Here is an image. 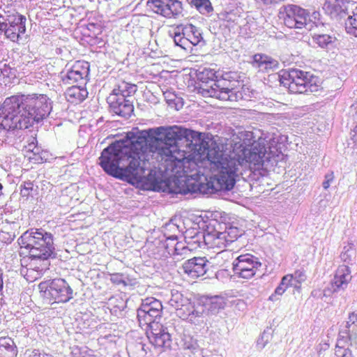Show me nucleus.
Here are the masks:
<instances>
[{"mask_svg":"<svg viewBox=\"0 0 357 357\" xmlns=\"http://www.w3.org/2000/svg\"><path fill=\"white\" fill-rule=\"evenodd\" d=\"M15 237V232L11 229L10 225H3L0 227V243L8 244L11 243Z\"/></svg>","mask_w":357,"mask_h":357,"instance_id":"obj_31","label":"nucleus"},{"mask_svg":"<svg viewBox=\"0 0 357 357\" xmlns=\"http://www.w3.org/2000/svg\"><path fill=\"white\" fill-rule=\"evenodd\" d=\"M334 178V175H333V172H331L330 174H328L325 176V179L326 181H328L330 182H331Z\"/></svg>","mask_w":357,"mask_h":357,"instance_id":"obj_44","label":"nucleus"},{"mask_svg":"<svg viewBox=\"0 0 357 357\" xmlns=\"http://www.w3.org/2000/svg\"><path fill=\"white\" fill-rule=\"evenodd\" d=\"M86 27L87 29L89 30V31H92L93 32H95L96 31H98L99 30V26L98 24H96V23H89L87 25H86Z\"/></svg>","mask_w":357,"mask_h":357,"instance_id":"obj_40","label":"nucleus"},{"mask_svg":"<svg viewBox=\"0 0 357 357\" xmlns=\"http://www.w3.org/2000/svg\"><path fill=\"white\" fill-rule=\"evenodd\" d=\"M22 248L29 250L31 261L27 272L35 271L36 275L31 279L26 274L27 280H35L45 270L48 269V259L53 253V237L52 234L43 229H31L24 232L19 238Z\"/></svg>","mask_w":357,"mask_h":357,"instance_id":"obj_4","label":"nucleus"},{"mask_svg":"<svg viewBox=\"0 0 357 357\" xmlns=\"http://www.w3.org/2000/svg\"><path fill=\"white\" fill-rule=\"evenodd\" d=\"M330 181H324V183H323V187L324 189H328L330 186Z\"/></svg>","mask_w":357,"mask_h":357,"instance_id":"obj_46","label":"nucleus"},{"mask_svg":"<svg viewBox=\"0 0 357 357\" xmlns=\"http://www.w3.org/2000/svg\"><path fill=\"white\" fill-rule=\"evenodd\" d=\"M39 289L44 291V296L52 303H66L73 297V290L61 278L43 282L40 283Z\"/></svg>","mask_w":357,"mask_h":357,"instance_id":"obj_8","label":"nucleus"},{"mask_svg":"<svg viewBox=\"0 0 357 357\" xmlns=\"http://www.w3.org/2000/svg\"><path fill=\"white\" fill-rule=\"evenodd\" d=\"M192 3L197 8H204L209 12L212 10L209 0H191Z\"/></svg>","mask_w":357,"mask_h":357,"instance_id":"obj_35","label":"nucleus"},{"mask_svg":"<svg viewBox=\"0 0 357 357\" xmlns=\"http://www.w3.org/2000/svg\"><path fill=\"white\" fill-rule=\"evenodd\" d=\"M206 261L204 257H194L185 261L182 268L190 278H197L206 273Z\"/></svg>","mask_w":357,"mask_h":357,"instance_id":"obj_20","label":"nucleus"},{"mask_svg":"<svg viewBox=\"0 0 357 357\" xmlns=\"http://www.w3.org/2000/svg\"><path fill=\"white\" fill-rule=\"evenodd\" d=\"M173 38L175 44L184 49L188 43L197 45L202 40V34L192 24L176 26L174 29Z\"/></svg>","mask_w":357,"mask_h":357,"instance_id":"obj_12","label":"nucleus"},{"mask_svg":"<svg viewBox=\"0 0 357 357\" xmlns=\"http://www.w3.org/2000/svg\"><path fill=\"white\" fill-rule=\"evenodd\" d=\"M197 93L205 98L222 101L236 102L250 98V89L240 80L238 73H225L218 79V71L211 68H199L196 70Z\"/></svg>","mask_w":357,"mask_h":357,"instance_id":"obj_3","label":"nucleus"},{"mask_svg":"<svg viewBox=\"0 0 357 357\" xmlns=\"http://www.w3.org/2000/svg\"><path fill=\"white\" fill-rule=\"evenodd\" d=\"M287 282L282 284V280L280 285L275 289V294H272L270 296V299L273 301L274 298L276 295H280V296L282 295L285 292L286 289L289 287H291V285H287Z\"/></svg>","mask_w":357,"mask_h":357,"instance_id":"obj_36","label":"nucleus"},{"mask_svg":"<svg viewBox=\"0 0 357 357\" xmlns=\"http://www.w3.org/2000/svg\"><path fill=\"white\" fill-rule=\"evenodd\" d=\"M32 126L30 117L22 111L16 96L6 98L0 112V128L13 131L28 129Z\"/></svg>","mask_w":357,"mask_h":357,"instance_id":"obj_6","label":"nucleus"},{"mask_svg":"<svg viewBox=\"0 0 357 357\" xmlns=\"http://www.w3.org/2000/svg\"><path fill=\"white\" fill-rule=\"evenodd\" d=\"M348 340L351 342V337L350 336L349 337H347L340 335V337H339V338L337 340L336 347L337 348H340V349L344 348L346 346L345 343ZM348 346H352V343L350 342V344H348Z\"/></svg>","mask_w":357,"mask_h":357,"instance_id":"obj_37","label":"nucleus"},{"mask_svg":"<svg viewBox=\"0 0 357 357\" xmlns=\"http://www.w3.org/2000/svg\"><path fill=\"white\" fill-rule=\"evenodd\" d=\"M234 139L218 142L213 139H201L202 133L178 126L165 129L164 139L157 150L166 173L176 178L188 177L197 169L199 163L207 159L213 175L199 190L214 193L231 190L235 185L240 166L248 165L252 171L263 169L266 161L277 162L283 155L275 142L259 139L254 141L252 132L239 133Z\"/></svg>","mask_w":357,"mask_h":357,"instance_id":"obj_1","label":"nucleus"},{"mask_svg":"<svg viewBox=\"0 0 357 357\" xmlns=\"http://www.w3.org/2000/svg\"><path fill=\"white\" fill-rule=\"evenodd\" d=\"M342 357H353L351 351L349 349H346Z\"/></svg>","mask_w":357,"mask_h":357,"instance_id":"obj_43","label":"nucleus"},{"mask_svg":"<svg viewBox=\"0 0 357 357\" xmlns=\"http://www.w3.org/2000/svg\"><path fill=\"white\" fill-rule=\"evenodd\" d=\"M353 132L354 134L352 135L351 139L354 143H357V125L355 126Z\"/></svg>","mask_w":357,"mask_h":357,"instance_id":"obj_42","label":"nucleus"},{"mask_svg":"<svg viewBox=\"0 0 357 357\" xmlns=\"http://www.w3.org/2000/svg\"><path fill=\"white\" fill-rule=\"evenodd\" d=\"M352 15H349L345 22V29L347 33L357 37V4L351 10Z\"/></svg>","mask_w":357,"mask_h":357,"instance_id":"obj_29","label":"nucleus"},{"mask_svg":"<svg viewBox=\"0 0 357 357\" xmlns=\"http://www.w3.org/2000/svg\"><path fill=\"white\" fill-rule=\"evenodd\" d=\"M252 65L263 72H269L279 67V62L271 56L261 53L255 54L252 57Z\"/></svg>","mask_w":357,"mask_h":357,"instance_id":"obj_23","label":"nucleus"},{"mask_svg":"<svg viewBox=\"0 0 357 357\" xmlns=\"http://www.w3.org/2000/svg\"><path fill=\"white\" fill-rule=\"evenodd\" d=\"M312 39L316 44L322 48L327 47L336 41V38L334 36L328 34H315Z\"/></svg>","mask_w":357,"mask_h":357,"instance_id":"obj_32","label":"nucleus"},{"mask_svg":"<svg viewBox=\"0 0 357 357\" xmlns=\"http://www.w3.org/2000/svg\"><path fill=\"white\" fill-rule=\"evenodd\" d=\"M87 95L88 92L86 89L77 86L69 87L65 93L67 100L75 104L83 101Z\"/></svg>","mask_w":357,"mask_h":357,"instance_id":"obj_24","label":"nucleus"},{"mask_svg":"<svg viewBox=\"0 0 357 357\" xmlns=\"http://www.w3.org/2000/svg\"><path fill=\"white\" fill-rule=\"evenodd\" d=\"M17 349L10 337L0 338V357H16Z\"/></svg>","mask_w":357,"mask_h":357,"instance_id":"obj_26","label":"nucleus"},{"mask_svg":"<svg viewBox=\"0 0 357 357\" xmlns=\"http://www.w3.org/2000/svg\"><path fill=\"white\" fill-rule=\"evenodd\" d=\"M37 191V187L34 188L33 182L26 181L20 185V199L23 202L28 201L33 198L35 192Z\"/></svg>","mask_w":357,"mask_h":357,"instance_id":"obj_28","label":"nucleus"},{"mask_svg":"<svg viewBox=\"0 0 357 357\" xmlns=\"http://www.w3.org/2000/svg\"><path fill=\"white\" fill-rule=\"evenodd\" d=\"M162 305L160 301L153 298H146L138 312V319L141 324L149 327L155 326V321L162 314Z\"/></svg>","mask_w":357,"mask_h":357,"instance_id":"obj_16","label":"nucleus"},{"mask_svg":"<svg viewBox=\"0 0 357 357\" xmlns=\"http://www.w3.org/2000/svg\"><path fill=\"white\" fill-rule=\"evenodd\" d=\"M222 224L218 221L210 222L204 234V241L208 249L215 250L218 252L224 250L228 243L223 231H221Z\"/></svg>","mask_w":357,"mask_h":357,"instance_id":"obj_13","label":"nucleus"},{"mask_svg":"<svg viewBox=\"0 0 357 357\" xmlns=\"http://www.w3.org/2000/svg\"><path fill=\"white\" fill-rule=\"evenodd\" d=\"M278 17L286 27L302 29L307 24L309 12L298 5L287 4L280 7Z\"/></svg>","mask_w":357,"mask_h":357,"instance_id":"obj_9","label":"nucleus"},{"mask_svg":"<svg viewBox=\"0 0 357 357\" xmlns=\"http://www.w3.org/2000/svg\"><path fill=\"white\" fill-rule=\"evenodd\" d=\"M22 111L30 117L33 126L45 119L50 114L52 106L50 99L46 94L31 93L16 95Z\"/></svg>","mask_w":357,"mask_h":357,"instance_id":"obj_7","label":"nucleus"},{"mask_svg":"<svg viewBox=\"0 0 357 357\" xmlns=\"http://www.w3.org/2000/svg\"><path fill=\"white\" fill-rule=\"evenodd\" d=\"M148 149L146 138L128 132L104 149L99 164L108 174L128 181H140L144 174L141 162L146 160Z\"/></svg>","mask_w":357,"mask_h":357,"instance_id":"obj_2","label":"nucleus"},{"mask_svg":"<svg viewBox=\"0 0 357 357\" xmlns=\"http://www.w3.org/2000/svg\"><path fill=\"white\" fill-rule=\"evenodd\" d=\"M306 276L303 271L297 270L293 274H287L282 278V284L287 282V285H291L299 289L301 284L305 280Z\"/></svg>","mask_w":357,"mask_h":357,"instance_id":"obj_27","label":"nucleus"},{"mask_svg":"<svg viewBox=\"0 0 357 357\" xmlns=\"http://www.w3.org/2000/svg\"><path fill=\"white\" fill-rule=\"evenodd\" d=\"M26 357H50L47 354L41 352L38 349H33L27 354Z\"/></svg>","mask_w":357,"mask_h":357,"instance_id":"obj_38","label":"nucleus"},{"mask_svg":"<svg viewBox=\"0 0 357 357\" xmlns=\"http://www.w3.org/2000/svg\"><path fill=\"white\" fill-rule=\"evenodd\" d=\"M29 150L31 151V154L29 155V160L35 164H41L46 162L47 159L45 158L46 153L41 151L40 149L36 146L34 143L29 145Z\"/></svg>","mask_w":357,"mask_h":357,"instance_id":"obj_30","label":"nucleus"},{"mask_svg":"<svg viewBox=\"0 0 357 357\" xmlns=\"http://www.w3.org/2000/svg\"><path fill=\"white\" fill-rule=\"evenodd\" d=\"M6 27V21L3 18V15L0 14V34L2 33H5V29Z\"/></svg>","mask_w":357,"mask_h":357,"instance_id":"obj_39","label":"nucleus"},{"mask_svg":"<svg viewBox=\"0 0 357 357\" xmlns=\"http://www.w3.org/2000/svg\"><path fill=\"white\" fill-rule=\"evenodd\" d=\"M3 273H2V271H1V268H0V291L2 290L3 289Z\"/></svg>","mask_w":357,"mask_h":357,"instance_id":"obj_45","label":"nucleus"},{"mask_svg":"<svg viewBox=\"0 0 357 357\" xmlns=\"http://www.w3.org/2000/svg\"><path fill=\"white\" fill-rule=\"evenodd\" d=\"M150 343L155 348L167 349L171 346L172 339L169 333L165 331L162 326L155 324L150 327L147 333Z\"/></svg>","mask_w":357,"mask_h":357,"instance_id":"obj_18","label":"nucleus"},{"mask_svg":"<svg viewBox=\"0 0 357 357\" xmlns=\"http://www.w3.org/2000/svg\"><path fill=\"white\" fill-rule=\"evenodd\" d=\"M5 37L14 43H19L26 32V17L18 12H8L6 17Z\"/></svg>","mask_w":357,"mask_h":357,"instance_id":"obj_11","label":"nucleus"},{"mask_svg":"<svg viewBox=\"0 0 357 357\" xmlns=\"http://www.w3.org/2000/svg\"><path fill=\"white\" fill-rule=\"evenodd\" d=\"M75 357H96L94 351L88 347H75L73 351Z\"/></svg>","mask_w":357,"mask_h":357,"instance_id":"obj_34","label":"nucleus"},{"mask_svg":"<svg viewBox=\"0 0 357 357\" xmlns=\"http://www.w3.org/2000/svg\"><path fill=\"white\" fill-rule=\"evenodd\" d=\"M146 5L154 13L169 19L183 11L182 3L178 0H148Z\"/></svg>","mask_w":357,"mask_h":357,"instance_id":"obj_14","label":"nucleus"},{"mask_svg":"<svg viewBox=\"0 0 357 357\" xmlns=\"http://www.w3.org/2000/svg\"><path fill=\"white\" fill-rule=\"evenodd\" d=\"M136 90L135 84H130L125 81H120L115 88L112 90L109 96H115V98H127L130 96Z\"/></svg>","mask_w":357,"mask_h":357,"instance_id":"obj_25","label":"nucleus"},{"mask_svg":"<svg viewBox=\"0 0 357 357\" xmlns=\"http://www.w3.org/2000/svg\"><path fill=\"white\" fill-rule=\"evenodd\" d=\"M90 71V66L88 62L77 61L72 68L61 76L62 83L65 85L74 84L84 79H86Z\"/></svg>","mask_w":357,"mask_h":357,"instance_id":"obj_17","label":"nucleus"},{"mask_svg":"<svg viewBox=\"0 0 357 357\" xmlns=\"http://www.w3.org/2000/svg\"><path fill=\"white\" fill-rule=\"evenodd\" d=\"M356 4V2L353 1L326 0L324 8L331 16L343 17L349 14Z\"/></svg>","mask_w":357,"mask_h":357,"instance_id":"obj_19","label":"nucleus"},{"mask_svg":"<svg viewBox=\"0 0 357 357\" xmlns=\"http://www.w3.org/2000/svg\"><path fill=\"white\" fill-rule=\"evenodd\" d=\"M278 77L280 85L291 94H307L320 89L318 78L310 72L290 68L281 70Z\"/></svg>","mask_w":357,"mask_h":357,"instance_id":"obj_5","label":"nucleus"},{"mask_svg":"<svg viewBox=\"0 0 357 357\" xmlns=\"http://www.w3.org/2000/svg\"><path fill=\"white\" fill-rule=\"evenodd\" d=\"M223 234L229 245L241 236V231L236 227L229 226L225 229Z\"/></svg>","mask_w":357,"mask_h":357,"instance_id":"obj_33","label":"nucleus"},{"mask_svg":"<svg viewBox=\"0 0 357 357\" xmlns=\"http://www.w3.org/2000/svg\"><path fill=\"white\" fill-rule=\"evenodd\" d=\"M352 276L351 270L347 265H340L337 267L332 285L335 291L345 289L348 284L351 282Z\"/></svg>","mask_w":357,"mask_h":357,"instance_id":"obj_22","label":"nucleus"},{"mask_svg":"<svg viewBox=\"0 0 357 357\" xmlns=\"http://www.w3.org/2000/svg\"><path fill=\"white\" fill-rule=\"evenodd\" d=\"M170 304L176 310V315L183 320L192 322L200 316V313L196 310L195 304L184 298L181 294L176 293L170 299Z\"/></svg>","mask_w":357,"mask_h":357,"instance_id":"obj_15","label":"nucleus"},{"mask_svg":"<svg viewBox=\"0 0 357 357\" xmlns=\"http://www.w3.org/2000/svg\"><path fill=\"white\" fill-rule=\"evenodd\" d=\"M349 321L354 323L356 321H357V314L354 312L350 313L349 315Z\"/></svg>","mask_w":357,"mask_h":357,"instance_id":"obj_41","label":"nucleus"},{"mask_svg":"<svg viewBox=\"0 0 357 357\" xmlns=\"http://www.w3.org/2000/svg\"><path fill=\"white\" fill-rule=\"evenodd\" d=\"M40 261L38 260L37 262H36V266H40Z\"/></svg>","mask_w":357,"mask_h":357,"instance_id":"obj_47","label":"nucleus"},{"mask_svg":"<svg viewBox=\"0 0 357 357\" xmlns=\"http://www.w3.org/2000/svg\"><path fill=\"white\" fill-rule=\"evenodd\" d=\"M235 275L243 279H251L257 273L261 263L251 254L239 255L232 263Z\"/></svg>","mask_w":357,"mask_h":357,"instance_id":"obj_10","label":"nucleus"},{"mask_svg":"<svg viewBox=\"0 0 357 357\" xmlns=\"http://www.w3.org/2000/svg\"><path fill=\"white\" fill-rule=\"evenodd\" d=\"M107 102L113 112L121 116H130L133 112L134 107L131 101L124 98L108 96Z\"/></svg>","mask_w":357,"mask_h":357,"instance_id":"obj_21","label":"nucleus"}]
</instances>
